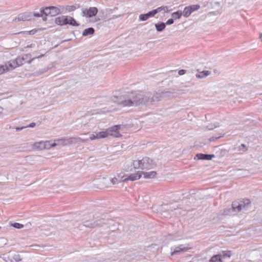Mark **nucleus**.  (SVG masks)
<instances>
[{
	"label": "nucleus",
	"mask_w": 262,
	"mask_h": 262,
	"mask_svg": "<svg viewBox=\"0 0 262 262\" xmlns=\"http://www.w3.org/2000/svg\"><path fill=\"white\" fill-rule=\"evenodd\" d=\"M173 93L170 92H162L161 93H151L136 91L131 92L126 100L122 101L119 104L122 106H138L148 105L152 102L159 101L163 99L172 98Z\"/></svg>",
	"instance_id": "nucleus-1"
},
{
	"label": "nucleus",
	"mask_w": 262,
	"mask_h": 262,
	"mask_svg": "<svg viewBox=\"0 0 262 262\" xmlns=\"http://www.w3.org/2000/svg\"><path fill=\"white\" fill-rule=\"evenodd\" d=\"M251 204L250 200L247 199L241 201H234L232 204V207L226 208L222 214L225 215H234L242 210H247Z\"/></svg>",
	"instance_id": "nucleus-2"
},
{
	"label": "nucleus",
	"mask_w": 262,
	"mask_h": 262,
	"mask_svg": "<svg viewBox=\"0 0 262 262\" xmlns=\"http://www.w3.org/2000/svg\"><path fill=\"white\" fill-rule=\"evenodd\" d=\"M83 226L87 228H93L96 227H101L104 225L108 224L110 220L101 218L95 221L92 222V220L90 216L88 219L87 217L82 219Z\"/></svg>",
	"instance_id": "nucleus-3"
},
{
	"label": "nucleus",
	"mask_w": 262,
	"mask_h": 262,
	"mask_svg": "<svg viewBox=\"0 0 262 262\" xmlns=\"http://www.w3.org/2000/svg\"><path fill=\"white\" fill-rule=\"evenodd\" d=\"M55 23L60 26L66 25H70L73 26H78L79 24L77 23L75 19L70 16L62 15L56 18L55 20Z\"/></svg>",
	"instance_id": "nucleus-4"
},
{
	"label": "nucleus",
	"mask_w": 262,
	"mask_h": 262,
	"mask_svg": "<svg viewBox=\"0 0 262 262\" xmlns=\"http://www.w3.org/2000/svg\"><path fill=\"white\" fill-rule=\"evenodd\" d=\"M115 177L118 180V181H119L120 182H125L128 180L133 181L139 179L141 178V173L132 174L127 177L122 173H117Z\"/></svg>",
	"instance_id": "nucleus-5"
},
{
	"label": "nucleus",
	"mask_w": 262,
	"mask_h": 262,
	"mask_svg": "<svg viewBox=\"0 0 262 262\" xmlns=\"http://www.w3.org/2000/svg\"><path fill=\"white\" fill-rule=\"evenodd\" d=\"M98 9L96 7H90L89 9L82 10V13L83 16L92 17L96 15L98 13Z\"/></svg>",
	"instance_id": "nucleus-6"
},
{
	"label": "nucleus",
	"mask_w": 262,
	"mask_h": 262,
	"mask_svg": "<svg viewBox=\"0 0 262 262\" xmlns=\"http://www.w3.org/2000/svg\"><path fill=\"white\" fill-rule=\"evenodd\" d=\"M141 164L142 169H148L153 167L152 160L148 157H144L141 160Z\"/></svg>",
	"instance_id": "nucleus-7"
},
{
	"label": "nucleus",
	"mask_w": 262,
	"mask_h": 262,
	"mask_svg": "<svg viewBox=\"0 0 262 262\" xmlns=\"http://www.w3.org/2000/svg\"><path fill=\"white\" fill-rule=\"evenodd\" d=\"M189 248L188 246H186L184 245H181L177 247H171L170 248L171 255H174L175 254H178L181 252H185L187 251Z\"/></svg>",
	"instance_id": "nucleus-8"
},
{
	"label": "nucleus",
	"mask_w": 262,
	"mask_h": 262,
	"mask_svg": "<svg viewBox=\"0 0 262 262\" xmlns=\"http://www.w3.org/2000/svg\"><path fill=\"white\" fill-rule=\"evenodd\" d=\"M121 128L120 125H116L107 129V131L110 136L115 137H120L121 134L119 132V130Z\"/></svg>",
	"instance_id": "nucleus-9"
},
{
	"label": "nucleus",
	"mask_w": 262,
	"mask_h": 262,
	"mask_svg": "<svg viewBox=\"0 0 262 262\" xmlns=\"http://www.w3.org/2000/svg\"><path fill=\"white\" fill-rule=\"evenodd\" d=\"M155 12H155L154 10H152L146 13L140 14L139 16V20L142 21L147 20L150 17L155 16L156 14Z\"/></svg>",
	"instance_id": "nucleus-10"
},
{
	"label": "nucleus",
	"mask_w": 262,
	"mask_h": 262,
	"mask_svg": "<svg viewBox=\"0 0 262 262\" xmlns=\"http://www.w3.org/2000/svg\"><path fill=\"white\" fill-rule=\"evenodd\" d=\"M39 145L38 147L40 149H50L51 147H54L56 145V144L54 143L51 144L49 141L46 142H39L37 143Z\"/></svg>",
	"instance_id": "nucleus-11"
},
{
	"label": "nucleus",
	"mask_w": 262,
	"mask_h": 262,
	"mask_svg": "<svg viewBox=\"0 0 262 262\" xmlns=\"http://www.w3.org/2000/svg\"><path fill=\"white\" fill-rule=\"evenodd\" d=\"M215 156L213 154H198L196 155L199 160H211Z\"/></svg>",
	"instance_id": "nucleus-12"
},
{
	"label": "nucleus",
	"mask_w": 262,
	"mask_h": 262,
	"mask_svg": "<svg viewBox=\"0 0 262 262\" xmlns=\"http://www.w3.org/2000/svg\"><path fill=\"white\" fill-rule=\"evenodd\" d=\"M137 173H141V176L142 174H143V177L145 179H151L156 177L157 175V172L155 171H152L149 172H140L138 171Z\"/></svg>",
	"instance_id": "nucleus-13"
},
{
	"label": "nucleus",
	"mask_w": 262,
	"mask_h": 262,
	"mask_svg": "<svg viewBox=\"0 0 262 262\" xmlns=\"http://www.w3.org/2000/svg\"><path fill=\"white\" fill-rule=\"evenodd\" d=\"M29 56H30V54H26L22 57L18 56L15 59V60H16L17 62H18L19 66H21L24 63L25 60H26Z\"/></svg>",
	"instance_id": "nucleus-14"
},
{
	"label": "nucleus",
	"mask_w": 262,
	"mask_h": 262,
	"mask_svg": "<svg viewBox=\"0 0 262 262\" xmlns=\"http://www.w3.org/2000/svg\"><path fill=\"white\" fill-rule=\"evenodd\" d=\"M51 13L50 16H54L61 13L60 10L59 8L55 6H50Z\"/></svg>",
	"instance_id": "nucleus-15"
},
{
	"label": "nucleus",
	"mask_w": 262,
	"mask_h": 262,
	"mask_svg": "<svg viewBox=\"0 0 262 262\" xmlns=\"http://www.w3.org/2000/svg\"><path fill=\"white\" fill-rule=\"evenodd\" d=\"M10 257L11 262H12L13 260H14L16 262H19L22 259L20 255L17 253L11 254Z\"/></svg>",
	"instance_id": "nucleus-16"
},
{
	"label": "nucleus",
	"mask_w": 262,
	"mask_h": 262,
	"mask_svg": "<svg viewBox=\"0 0 262 262\" xmlns=\"http://www.w3.org/2000/svg\"><path fill=\"white\" fill-rule=\"evenodd\" d=\"M95 32V29L92 27L85 29L82 32V35L83 36H86L89 35H93Z\"/></svg>",
	"instance_id": "nucleus-17"
},
{
	"label": "nucleus",
	"mask_w": 262,
	"mask_h": 262,
	"mask_svg": "<svg viewBox=\"0 0 262 262\" xmlns=\"http://www.w3.org/2000/svg\"><path fill=\"white\" fill-rule=\"evenodd\" d=\"M210 262H223L222 254H217L213 256L209 260Z\"/></svg>",
	"instance_id": "nucleus-18"
},
{
	"label": "nucleus",
	"mask_w": 262,
	"mask_h": 262,
	"mask_svg": "<svg viewBox=\"0 0 262 262\" xmlns=\"http://www.w3.org/2000/svg\"><path fill=\"white\" fill-rule=\"evenodd\" d=\"M166 27L165 24L163 22H160L155 24V28L158 32H162Z\"/></svg>",
	"instance_id": "nucleus-19"
},
{
	"label": "nucleus",
	"mask_w": 262,
	"mask_h": 262,
	"mask_svg": "<svg viewBox=\"0 0 262 262\" xmlns=\"http://www.w3.org/2000/svg\"><path fill=\"white\" fill-rule=\"evenodd\" d=\"M210 74V72L209 71H203L199 74H196V77L198 78H204Z\"/></svg>",
	"instance_id": "nucleus-20"
},
{
	"label": "nucleus",
	"mask_w": 262,
	"mask_h": 262,
	"mask_svg": "<svg viewBox=\"0 0 262 262\" xmlns=\"http://www.w3.org/2000/svg\"><path fill=\"white\" fill-rule=\"evenodd\" d=\"M29 16H27L25 14H20L17 17H16L13 21H25L27 20H29Z\"/></svg>",
	"instance_id": "nucleus-21"
},
{
	"label": "nucleus",
	"mask_w": 262,
	"mask_h": 262,
	"mask_svg": "<svg viewBox=\"0 0 262 262\" xmlns=\"http://www.w3.org/2000/svg\"><path fill=\"white\" fill-rule=\"evenodd\" d=\"M51 8L50 6L47 7L45 8H42L40 9V12L43 13V15H46V16L48 15H50L51 13Z\"/></svg>",
	"instance_id": "nucleus-22"
},
{
	"label": "nucleus",
	"mask_w": 262,
	"mask_h": 262,
	"mask_svg": "<svg viewBox=\"0 0 262 262\" xmlns=\"http://www.w3.org/2000/svg\"><path fill=\"white\" fill-rule=\"evenodd\" d=\"M182 15V12L181 10H178L177 12H173L171 14V16L173 19H180Z\"/></svg>",
	"instance_id": "nucleus-23"
},
{
	"label": "nucleus",
	"mask_w": 262,
	"mask_h": 262,
	"mask_svg": "<svg viewBox=\"0 0 262 262\" xmlns=\"http://www.w3.org/2000/svg\"><path fill=\"white\" fill-rule=\"evenodd\" d=\"M99 139L104 138L108 137L109 135L107 129L105 131H101L97 133Z\"/></svg>",
	"instance_id": "nucleus-24"
},
{
	"label": "nucleus",
	"mask_w": 262,
	"mask_h": 262,
	"mask_svg": "<svg viewBox=\"0 0 262 262\" xmlns=\"http://www.w3.org/2000/svg\"><path fill=\"white\" fill-rule=\"evenodd\" d=\"M8 65H9V67L12 69H14L17 67H19L18 64V62H17L16 60L15 59L10 60L8 62Z\"/></svg>",
	"instance_id": "nucleus-25"
},
{
	"label": "nucleus",
	"mask_w": 262,
	"mask_h": 262,
	"mask_svg": "<svg viewBox=\"0 0 262 262\" xmlns=\"http://www.w3.org/2000/svg\"><path fill=\"white\" fill-rule=\"evenodd\" d=\"M155 12H156V14H157L158 13L164 11V12H168V7L167 6H161L160 7L157 8L156 9H154Z\"/></svg>",
	"instance_id": "nucleus-26"
},
{
	"label": "nucleus",
	"mask_w": 262,
	"mask_h": 262,
	"mask_svg": "<svg viewBox=\"0 0 262 262\" xmlns=\"http://www.w3.org/2000/svg\"><path fill=\"white\" fill-rule=\"evenodd\" d=\"M191 13L192 12L189 7H186L182 12V14L184 17H188Z\"/></svg>",
	"instance_id": "nucleus-27"
},
{
	"label": "nucleus",
	"mask_w": 262,
	"mask_h": 262,
	"mask_svg": "<svg viewBox=\"0 0 262 262\" xmlns=\"http://www.w3.org/2000/svg\"><path fill=\"white\" fill-rule=\"evenodd\" d=\"M9 71L8 66L7 64L0 66V75L7 72Z\"/></svg>",
	"instance_id": "nucleus-28"
},
{
	"label": "nucleus",
	"mask_w": 262,
	"mask_h": 262,
	"mask_svg": "<svg viewBox=\"0 0 262 262\" xmlns=\"http://www.w3.org/2000/svg\"><path fill=\"white\" fill-rule=\"evenodd\" d=\"M133 167L135 169L140 168L141 169V160H135L133 163Z\"/></svg>",
	"instance_id": "nucleus-29"
},
{
	"label": "nucleus",
	"mask_w": 262,
	"mask_h": 262,
	"mask_svg": "<svg viewBox=\"0 0 262 262\" xmlns=\"http://www.w3.org/2000/svg\"><path fill=\"white\" fill-rule=\"evenodd\" d=\"M189 8H190L191 12L198 10L200 8V6L199 5H193L189 6Z\"/></svg>",
	"instance_id": "nucleus-30"
},
{
	"label": "nucleus",
	"mask_w": 262,
	"mask_h": 262,
	"mask_svg": "<svg viewBox=\"0 0 262 262\" xmlns=\"http://www.w3.org/2000/svg\"><path fill=\"white\" fill-rule=\"evenodd\" d=\"M219 126V123L218 122H216L213 124H210L207 126V128L209 130L213 129L214 128L217 127Z\"/></svg>",
	"instance_id": "nucleus-31"
},
{
	"label": "nucleus",
	"mask_w": 262,
	"mask_h": 262,
	"mask_svg": "<svg viewBox=\"0 0 262 262\" xmlns=\"http://www.w3.org/2000/svg\"><path fill=\"white\" fill-rule=\"evenodd\" d=\"M12 226L14 228H16V229H21V228L24 227V225H22L21 224H19V223H14L12 224Z\"/></svg>",
	"instance_id": "nucleus-32"
},
{
	"label": "nucleus",
	"mask_w": 262,
	"mask_h": 262,
	"mask_svg": "<svg viewBox=\"0 0 262 262\" xmlns=\"http://www.w3.org/2000/svg\"><path fill=\"white\" fill-rule=\"evenodd\" d=\"M97 133L94 132L90 136V139L91 140L99 139L98 137Z\"/></svg>",
	"instance_id": "nucleus-33"
},
{
	"label": "nucleus",
	"mask_w": 262,
	"mask_h": 262,
	"mask_svg": "<svg viewBox=\"0 0 262 262\" xmlns=\"http://www.w3.org/2000/svg\"><path fill=\"white\" fill-rule=\"evenodd\" d=\"M111 182L113 185H116L120 183L119 181L115 177L111 179Z\"/></svg>",
	"instance_id": "nucleus-34"
},
{
	"label": "nucleus",
	"mask_w": 262,
	"mask_h": 262,
	"mask_svg": "<svg viewBox=\"0 0 262 262\" xmlns=\"http://www.w3.org/2000/svg\"><path fill=\"white\" fill-rule=\"evenodd\" d=\"M239 148L240 150H242L243 151H245L247 150V148L246 147V145L244 144H242Z\"/></svg>",
	"instance_id": "nucleus-35"
},
{
	"label": "nucleus",
	"mask_w": 262,
	"mask_h": 262,
	"mask_svg": "<svg viewBox=\"0 0 262 262\" xmlns=\"http://www.w3.org/2000/svg\"><path fill=\"white\" fill-rule=\"evenodd\" d=\"M230 252V251L227 252H224L223 254L222 255V259L225 257H230L231 256Z\"/></svg>",
	"instance_id": "nucleus-36"
},
{
	"label": "nucleus",
	"mask_w": 262,
	"mask_h": 262,
	"mask_svg": "<svg viewBox=\"0 0 262 262\" xmlns=\"http://www.w3.org/2000/svg\"><path fill=\"white\" fill-rule=\"evenodd\" d=\"M173 19L172 18H170L169 19H168L167 20V21L166 22L165 24V25H170L171 24H172L173 23Z\"/></svg>",
	"instance_id": "nucleus-37"
},
{
	"label": "nucleus",
	"mask_w": 262,
	"mask_h": 262,
	"mask_svg": "<svg viewBox=\"0 0 262 262\" xmlns=\"http://www.w3.org/2000/svg\"><path fill=\"white\" fill-rule=\"evenodd\" d=\"M224 134H222V135H220L218 137H212L210 138V141H214L215 140L220 138L221 137H222L224 136Z\"/></svg>",
	"instance_id": "nucleus-38"
},
{
	"label": "nucleus",
	"mask_w": 262,
	"mask_h": 262,
	"mask_svg": "<svg viewBox=\"0 0 262 262\" xmlns=\"http://www.w3.org/2000/svg\"><path fill=\"white\" fill-rule=\"evenodd\" d=\"M43 13H42L40 11L39 13H34L33 14L34 16L36 17H41L43 16Z\"/></svg>",
	"instance_id": "nucleus-39"
},
{
	"label": "nucleus",
	"mask_w": 262,
	"mask_h": 262,
	"mask_svg": "<svg viewBox=\"0 0 262 262\" xmlns=\"http://www.w3.org/2000/svg\"><path fill=\"white\" fill-rule=\"evenodd\" d=\"M185 73H186V70H180L178 72V73L180 75H184V74H185Z\"/></svg>",
	"instance_id": "nucleus-40"
},
{
	"label": "nucleus",
	"mask_w": 262,
	"mask_h": 262,
	"mask_svg": "<svg viewBox=\"0 0 262 262\" xmlns=\"http://www.w3.org/2000/svg\"><path fill=\"white\" fill-rule=\"evenodd\" d=\"M36 125V123L35 122H32L28 126H26L27 127H34Z\"/></svg>",
	"instance_id": "nucleus-41"
},
{
	"label": "nucleus",
	"mask_w": 262,
	"mask_h": 262,
	"mask_svg": "<svg viewBox=\"0 0 262 262\" xmlns=\"http://www.w3.org/2000/svg\"><path fill=\"white\" fill-rule=\"evenodd\" d=\"M25 128H26V127H25V126H23V127H17L15 128V129H16V131H20V130H21Z\"/></svg>",
	"instance_id": "nucleus-42"
},
{
	"label": "nucleus",
	"mask_w": 262,
	"mask_h": 262,
	"mask_svg": "<svg viewBox=\"0 0 262 262\" xmlns=\"http://www.w3.org/2000/svg\"><path fill=\"white\" fill-rule=\"evenodd\" d=\"M36 32V30H32L30 31L29 32H28V34L33 35V34H34Z\"/></svg>",
	"instance_id": "nucleus-43"
},
{
	"label": "nucleus",
	"mask_w": 262,
	"mask_h": 262,
	"mask_svg": "<svg viewBox=\"0 0 262 262\" xmlns=\"http://www.w3.org/2000/svg\"><path fill=\"white\" fill-rule=\"evenodd\" d=\"M75 6H70L69 10L70 11H73L74 10H75Z\"/></svg>",
	"instance_id": "nucleus-44"
},
{
	"label": "nucleus",
	"mask_w": 262,
	"mask_h": 262,
	"mask_svg": "<svg viewBox=\"0 0 262 262\" xmlns=\"http://www.w3.org/2000/svg\"><path fill=\"white\" fill-rule=\"evenodd\" d=\"M35 58H33L30 59V60H28L27 62L29 64H30Z\"/></svg>",
	"instance_id": "nucleus-45"
},
{
	"label": "nucleus",
	"mask_w": 262,
	"mask_h": 262,
	"mask_svg": "<svg viewBox=\"0 0 262 262\" xmlns=\"http://www.w3.org/2000/svg\"><path fill=\"white\" fill-rule=\"evenodd\" d=\"M42 19L43 21H46L47 20V17L46 16V15H45V16H42Z\"/></svg>",
	"instance_id": "nucleus-46"
},
{
	"label": "nucleus",
	"mask_w": 262,
	"mask_h": 262,
	"mask_svg": "<svg viewBox=\"0 0 262 262\" xmlns=\"http://www.w3.org/2000/svg\"><path fill=\"white\" fill-rule=\"evenodd\" d=\"M164 206L166 207V209H168V210L170 209V208L167 205H165Z\"/></svg>",
	"instance_id": "nucleus-47"
},
{
	"label": "nucleus",
	"mask_w": 262,
	"mask_h": 262,
	"mask_svg": "<svg viewBox=\"0 0 262 262\" xmlns=\"http://www.w3.org/2000/svg\"><path fill=\"white\" fill-rule=\"evenodd\" d=\"M259 38H260V39L261 41H262V33H261V34H260Z\"/></svg>",
	"instance_id": "nucleus-48"
},
{
	"label": "nucleus",
	"mask_w": 262,
	"mask_h": 262,
	"mask_svg": "<svg viewBox=\"0 0 262 262\" xmlns=\"http://www.w3.org/2000/svg\"><path fill=\"white\" fill-rule=\"evenodd\" d=\"M43 56V54L40 55L39 56L37 57V58H39V57H42Z\"/></svg>",
	"instance_id": "nucleus-49"
},
{
	"label": "nucleus",
	"mask_w": 262,
	"mask_h": 262,
	"mask_svg": "<svg viewBox=\"0 0 262 262\" xmlns=\"http://www.w3.org/2000/svg\"><path fill=\"white\" fill-rule=\"evenodd\" d=\"M69 40H70V39H67V40H63V42H64V41H69Z\"/></svg>",
	"instance_id": "nucleus-50"
},
{
	"label": "nucleus",
	"mask_w": 262,
	"mask_h": 262,
	"mask_svg": "<svg viewBox=\"0 0 262 262\" xmlns=\"http://www.w3.org/2000/svg\"><path fill=\"white\" fill-rule=\"evenodd\" d=\"M44 72H45V71H43V72H41L40 73V74L43 73Z\"/></svg>",
	"instance_id": "nucleus-51"
}]
</instances>
